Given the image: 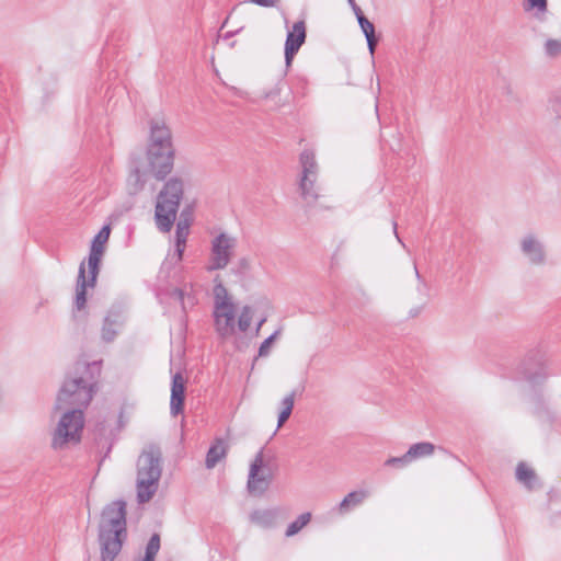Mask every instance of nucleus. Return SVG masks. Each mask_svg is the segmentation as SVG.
Returning <instances> with one entry per match:
<instances>
[{
	"label": "nucleus",
	"instance_id": "obj_1",
	"mask_svg": "<svg viewBox=\"0 0 561 561\" xmlns=\"http://www.w3.org/2000/svg\"><path fill=\"white\" fill-rule=\"evenodd\" d=\"M101 362H77L57 394L55 409L64 411L54 432L51 447L65 449L81 439L84 426L83 410L90 404L98 378L101 374Z\"/></svg>",
	"mask_w": 561,
	"mask_h": 561
},
{
	"label": "nucleus",
	"instance_id": "obj_2",
	"mask_svg": "<svg viewBox=\"0 0 561 561\" xmlns=\"http://www.w3.org/2000/svg\"><path fill=\"white\" fill-rule=\"evenodd\" d=\"M126 537V503L117 500L102 511L99 525L101 561H114L122 551Z\"/></svg>",
	"mask_w": 561,
	"mask_h": 561
},
{
	"label": "nucleus",
	"instance_id": "obj_3",
	"mask_svg": "<svg viewBox=\"0 0 561 561\" xmlns=\"http://www.w3.org/2000/svg\"><path fill=\"white\" fill-rule=\"evenodd\" d=\"M161 451L150 446L137 460V500L140 504L149 502L156 494L161 478Z\"/></svg>",
	"mask_w": 561,
	"mask_h": 561
},
{
	"label": "nucleus",
	"instance_id": "obj_4",
	"mask_svg": "<svg viewBox=\"0 0 561 561\" xmlns=\"http://www.w3.org/2000/svg\"><path fill=\"white\" fill-rule=\"evenodd\" d=\"M184 194V183L180 178H170L163 185L157 196L154 209L156 226L161 232H170L176 215L180 203Z\"/></svg>",
	"mask_w": 561,
	"mask_h": 561
},
{
	"label": "nucleus",
	"instance_id": "obj_5",
	"mask_svg": "<svg viewBox=\"0 0 561 561\" xmlns=\"http://www.w3.org/2000/svg\"><path fill=\"white\" fill-rule=\"evenodd\" d=\"M301 173L299 176V191L307 204H313L320 197V185L318 184L319 165L314 152L305 149L299 157Z\"/></svg>",
	"mask_w": 561,
	"mask_h": 561
},
{
	"label": "nucleus",
	"instance_id": "obj_6",
	"mask_svg": "<svg viewBox=\"0 0 561 561\" xmlns=\"http://www.w3.org/2000/svg\"><path fill=\"white\" fill-rule=\"evenodd\" d=\"M238 244L236 237L220 232L210 241V254L207 265L208 272L224 270L234 255Z\"/></svg>",
	"mask_w": 561,
	"mask_h": 561
},
{
	"label": "nucleus",
	"instance_id": "obj_7",
	"mask_svg": "<svg viewBox=\"0 0 561 561\" xmlns=\"http://www.w3.org/2000/svg\"><path fill=\"white\" fill-rule=\"evenodd\" d=\"M174 147H170L169 149L158 148L156 150H153V148H147L149 167L154 178L158 180H163L171 173L174 164Z\"/></svg>",
	"mask_w": 561,
	"mask_h": 561
},
{
	"label": "nucleus",
	"instance_id": "obj_8",
	"mask_svg": "<svg viewBox=\"0 0 561 561\" xmlns=\"http://www.w3.org/2000/svg\"><path fill=\"white\" fill-rule=\"evenodd\" d=\"M111 233L110 226H103L93 238L88 257V267L90 274V285L94 286L100 271V263L105 251V244Z\"/></svg>",
	"mask_w": 561,
	"mask_h": 561
},
{
	"label": "nucleus",
	"instance_id": "obj_9",
	"mask_svg": "<svg viewBox=\"0 0 561 561\" xmlns=\"http://www.w3.org/2000/svg\"><path fill=\"white\" fill-rule=\"evenodd\" d=\"M215 328L222 339L234 333V306L230 300L218 301L214 310Z\"/></svg>",
	"mask_w": 561,
	"mask_h": 561
},
{
	"label": "nucleus",
	"instance_id": "obj_10",
	"mask_svg": "<svg viewBox=\"0 0 561 561\" xmlns=\"http://www.w3.org/2000/svg\"><path fill=\"white\" fill-rule=\"evenodd\" d=\"M306 23L304 20L294 23L290 31L287 32L285 41V65L291 66L295 55L306 42Z\"/></svg>",
	"mask_w": 561,
	"mask_h": 561
},
{
	"label": "nucleus",
	"instance_id": "obj_11",
	"mask_svg": "<svg viewBox=\"0 0 561 561\" xmlns=\"http://www.w3.org/2000/svg\"><path fill=\"white\" fill-rule=\"evenodd\" d=\"M173 146V137L170 128L163 119H151L150 122V136L147 148L169 149Z\"/></svg>",
	"mask_w": 561,
	"mask_h": 561
},
{
	"label": "nucleus",
	"instance_id": "obj_12",
	"mask_svg": "<svg viewBox=\"0 0 561 561\" xmlns=\"http://www.w3.org/2000/svg\"><path fill=\"white\" fill-rule=\"evenodd\" d=\"M263 462V451L260 450L252 461L249 470L248 490L250 493L262 494L268 488L270 476L264 473L260 474Z\"/></svg>",
	"mask_w": 561,
	"mask_h": 561
},
{
	"label": "nucleus",
	"instance_id": "obj_13",
	"mask_svg": "<svg viewBox=\"0 0 561 561\" xmlns=\"http://www.w3.org/2000/svg\"><path fill=\"white\" fill-rule=\"evenodd\" d=\"M125 317L118 310H110L103 320L101 339L105 343L113 342L124 327Z\"/></svg>",
	"mask_w": 561,
	"mask_h": 561
},
{
	"label": "nucleus",
	"instance_id": "obj_14",
	"mask_svg": "<svg viewBox=\"0 0 561 561\" xmlns=\"http://www.w3.org/2000/svg\"><path fill=\"white\" fill-rule=\"evenodd\" d=\"M185 399V380L181 373H176L172 377L170 411L172 415L183 412Z\"/></svg>",
	"mask_w": 561,
	"mask_h": 561
},
{
	"label": "nucleus",
	"instance_id": "obj_15",
	"mask_svg": "<svg viewBox=\"0 0 561 561\" xmlns=\"http://www.w3.org/2000/svg\"><path fill=\"white\" fill-rule=\"evenodd\" d=\"M522 251L533 264H541L545 260L543 247L533 236H527L523 239Z\"/></svg>",
	"mask_w": 561,
	"mask_h": 561
},
{
	"label": "nucleus",
	"instance_id": "obj_16",
	"mask_svg": "<svg viewBox=\"0 0 561 561\" xmlns=\"http://www.w3.org/2000/svg\"><path fill=\"white\" fill-rule=\"evenodd\" d=\"M90 286V279L85 278V265L82 262L79 266L77 287H76V299L75 306L77 310H82L87 304V287Z\"/></svg>",
	"mask_w": 561,
	"mask_h": 561
},
{
	"label": "nucleus",
	"instance_id": "obj_17",
	"mask_svg": "<svg viewBox=\"0 0 561 561\" xmlns=\"http://www.w3.org/2000/svg\"><path fill=\"white\" fill-rule=\"evenodd\" d=\"M192 222H188L187 219H180L176 224L175 230V251L178 255V260L181 261L183 257V253L185 250L187 237L190 234V227Z\"/></svg>",
	"mask_w": 561,
	"mask_h": 561
},
{
	"label": "nucleus",
	"instance_id": "obj_18",
	"mask_svg": "<svg viewBox=\"0 0 561 561\" xmlns=\"http://www.w3.org/2000/svg\"><path fill=\"white\" fill-rule=\"evenodd\" d=\"M369 492L366 490H357L350 492L339 504V513L346 514L352 508L360 505L365 499H367Z\"/></svg>",
	"mask_w": 561,
	"mask_h": 561
},
{
	"label": "nucleus",
	"instance_id": "obj_19",
	"mask_svg": "<svg viewBox=\"0 0 561 561\" xmlns=\"http://www.w3.org/2000/svg\"><path fill=\"white\" fill-rule=\"evenodd\" d=\"M277 516L278 511L275 508L256 510L251 513L250 519L263 528H271L275 525Z\"/></svg>",
	"mask_w": 561,
	"mask_h": 561
},
{
	"label": "nucleus",
	"instance_id": "obj_20",
	"mask_svg": "<svg viewBox=\"0 0 561 561\" xmlns=\"http://www.w3.org/2000/svg\"><path fill=\"white\" fill-rule=\"evenodd\" d=\"M227 454V446L225 442L220 438L216 439V442L209 447L205 465L207 469H213L216 465L225 458Z\"/></svg>",
	"mask_w": 561,
	"mask_h": 561
},
{
	"label": "nucleus",
	"instance_id": "obj_21",
	"mask_svg": "<svg viewBox=\"0 0 561 561\" xmlns=\"http://www.w3.org/2000/svg\"><path fill=\"white\" fill-rule=\"evenodd\" d=\"M523 374L524 378L534 386L542 383L548 377V373L542 363L536 364L531 367H525Z\"/></svg>",
	"mask_w": 561,
	"mask_h": 561
},
{
	"label": "nucleus",
	"instance_id": "obj_22",
	"mask_svg": "<svg viewBox=\"0 0 561 561\" xmlns=\"http://www.w3.org/2000/svg\"><path fill=\"white\" fill-rule=\"evenodd\" d=\"M434 450V444L430 442H421L410 446V448L407 451V457L410 458L412 462L415 459L433 455Z\"/></svg>",
	"mask_w": 561,
	"mask_h": 561
},
{
	"label": "nucleus",
	"instance_id": "obj_23",
	"mask_svg": "<svg viewBox=\"0 0 561 561\" xmlns=\"http://www.w3.org/2000/svg\"><path fill=\"white\" fill-rule=\"evenodd\" d=\"M170 296L172 299L180 302L184 312L186 311L187 307H193L196 302L195 296L187 290L186 285L183 288H174Z\"/></svg>",
	"mask_w": 561,
	"mask_h": 561
},
{
	"label": "nucleus",
	"instance_id": "obj_24",
	"mask_svg": "<svg viewBox=\"0 0 561 561\" xmlns=\"http://www.w3.org/2000/svg\"><path fill=\"white\" fill-rule=\"evenodd\" d=\"M516 479L529 490L535 488L537 480L535 471L523 462L516 468Z\"/></svg>",
	"mask_w": 561,
	"mask_h": 561
},
{
	"label": "nucleus",
	"instance_id": "obj_25",
	"mask_svg": "<svg viewBox=\"0 0 561 561\" xmlns=\"http://www.w3.org/2000/svg\"><path fill=\"white\" fill-rule=\"evenodd\" d=\"M296 391H291L283 398L280 401V412L277 421V428L282 427L283 424L289 419L295 403Z\"/></svg>",
	"mask_w": 561,
	"mask_h": 561
},
{
	"label": "nucleus",
	"instance_id": "obj_26",
	"mask_svg": "<svg viewBox=\"0 0 561 561\" xmlns=\"http://www.w3.org/2000/svg\"><path fill=\"white\" fill-rule=\"evenodd\" d=\"M311 519L310 513H304L297 517L296 520L290 523L286 529V536L291 537L299 533Z\"/></svg>",
	"mask_w": 561,
	"mask_h": 561
},
{
	"label": "nucleus",
	"instance_id": "obj_27",
	"mask_svg": "<svg viewBox=\"0 0 561 561\" xmlns=\"http://www.w3.org/2000/svg\"><path fill=\"white\" fill-rule=\"evenodd\" d=\"M283 87L284 83L282 81L277 82L271 90L265 92L264 99L273 101L275 107L284 106L287 103V100L282 101L279 99Z\"/></svg>",
	"mask_w": 561,
	"mask_h": 561
},
{
	"label": "nucleus",
	"instance_id": "obj_28",
	"mask_svg": "<svg viewBox=\"0 0 561 561\" xmlns=\"http://www.w3.org/2000/svg\"><path fill=\"white\" fill-rule=\"evenodd\" d=\"M253 310L250 306H244L238 319V328L241 332H245L252 322Z\"/></svg>",
	"mask_w": 561,
	"mask_h": 561
},
{
	"label": "nucleus",
	"instance_id": "obj_29",
	"mask_svg": "<svg viewBox=\"0 0 561 561\" xmlns=\"http://www.w3.org/2000/svg\"><path fill=\"white\" fill-rule=\"evenodd\" d=\"M545 54L550 58H556L561 55V41L559 39H548L545 43Z\"/></svg>",
	"mask_w": 561,
	"mask_h": 561
},
{
	"label": "nucleus",
	"instance_id": "obj_30",
	"mask_svg": "<svg viewBox=\"0 0 561 561\" xmlns=\"http://www.w3.org/2000/svg\"><path fill=\"white\" fill-rule=\"evenodd\" d=\"M357 21L365 36L375 33L374 24L363 14L362 10H358Z\"/></svg>",
	"mask_w": 561,
	"mask_h": 561
},
{
	"label": "nucleus",
	"instance_id": "obj_31",
	"mask_svg": "<svg viewBox=\"0 0 561 561\" xmlns=\"http://www.w3.org/2000/svg\"><path fill=\"white\" fill-rule=\"evenodd\" d=\"M280 333V330H276L273 334H271L268 337H266L259 347V356L264 357L267 356L270 353V347L276 336Z\"/></svg>",
	"mask_w": 561,
	"mask_h": 561
},
{
	"label": "nucleus",
	"instance_id": "obj_32",
	"mask_svg": "<svg viewBox=\"0 0 561 561\" xmlns=\"http://www.w3.org/2000/svg\"><path fill=\"white\" fill-rule=\"evenodd\" d=\"M410 458L407 457V453L401 457H391L386 460L385 465L388 467L403 468L410 463Z\"/></svg>",
	"mask_w": 561,
	"mask_h": 561
},
{
	"label": "nucleus",
	"instance_id": "obj_33",
	"mask_svg": "<svg viewBox=\"0 0 561 561\" xmlns=\"http://www.w3.org/2000/svg\"><path fill=\"white\" fill-rule=\"evenodd\" d=\"M159 549H160V537L158 534H153L147 543L146 552L153 553L157 556V553L159 552Z\"/></svg>",
	"mask_w": 561,
	"mask_h": 561
},
{
	"label": "nucleus",
	"instance_id": "obj_34",
	"mask_svg": "<svg viewBox=\"0 0 561 561\" xmlns=\"http://www.w3.org/2000/svg\"><path fill=\"white\" fill-rule=\"evenodd\" d=\"M526 2L524 8L527 11L537 9L539 12H545L547 10V0H526Z\"/></svg>",
	"mask_w": 561,
	"mask_h": 561
},
{
	"label": "nucleus",
	"instance_id": "obj_35",
	"mask_svg": "<svg viewBox=\"0 0 561 561\" xmlns=\"http://www.w3.org/2000/svg\"><path fill=\"white\" fill-rule=\"evenodd\" d=\"M229 300L227 289L221 285L215 287V306L218 301Z\"/></svg>",
	"mask_w": 561,
	"mask_h": 561
},
{
	"label": "nucleus",
	"instance_id": "obj_36",
	"mask_svg": "<svg viewBox=\"0 0 561 561\" xmlns=\"http://www.w3.org/2000/svg\"><path fill=\"white\" fill-rule=\"evenodd\" d=\"M365 37H366V41H367V46H368L369 53L373 56L375 54V49H376V46H377V43H378V38L376 37L375 33L370 34V35H367Z\"/></svg>",
	"mask_w": 561,
	"mask_h": 561
},
{
	"label": "nucleus",
	"instance_id": "obj_37",
	"mask_svg": "<svg viewBox=\"0 0 561 561\" xmlns=\"http://www.w3.org/2000/svg\"><path fill=\"white\" fill-rule=\"evenodd\" d=\"M249 2L264 8H274L277 5L278 0H250Z\"/></svg>",
	"mask_w": 561,
	"mask_h": 561
},
{
	"label": "nucleus",
	"instance_id": "obj_38",
	"mask_svg": "<svg viewBox=\"0 0 561 561\" xmlns=\"http://www.w3.org/2000/svg\"><path fill=\"white\" fill-rule=\"evenodd\" d=\"M180 219H187L188 222H192V209L190 207H185L180 215Z\"/></svg>",
	"mask_w": 561,
	"mask_h": 561
},
{
	"label": "nucleus",
	"instance_id": "obj_39",
	"mask_svg": "<svg viewBox=\"0 0 561 561\" xmlns=\"http://www.w3.org/2000/svg\"><path fill=\"white\" fill-rule=\"evenodd\" d=\"M241 30H242V27H240V28H238V30H236V31H229V32H227V33L224 35V38H225V39H228V38H230V37L234 36L236 34H238Z\"/></svg>",
	"mask_w": 561,
	"mask_h": 561
},
{
	"label": "nucleus",
	"instance_id": "obj_40",
	"mask_svg": "<svg viewBox=\"0 0 561 561\" xmlns=\"http://www.w3.org/2000/svg\"><path fill=\"white\" fill-rule=\"evenodd\" d=\"M156 559V554L153 553H148L145 551V557L142 558L141 561H154Z\"/></svg>",
	"mask_w": 561,
	"mask_h": 561
},
{
	"label": "nucleus",
	"instance_id": "obj_41",
	"mask_svg": "<svg viewBox=\"0 0 561 561\" xmlns=\"http://www.w3.org/2000/svg\"><path fill=\"white\" fill-rule=\"evenodd\" d=\"M397 222L393 221V231H394V234H396V238L398 239V241L404 247L403 242L401 241V239L399 238V234H398V231H397Z\"/></svg>",
	"mask_w": 561,
	"mask_h": 561
},
{
	"label": "nucleus",
	"instance_id": "obj_42",
	"mask_svg": "<svg viewBox=\"0 0 561 561\" xmlns=\"http://www.w3.org/2000/svg\"><path fill=\"white\" fill-rule=\"evenodd\" d=\"M265 322V318L261 319L256 325V330H255V333L259 334L260 332V329L261 327L263 325V323Z\"/></svg>",
	"mask_w": 561,
	"mask_h": 561
},
{
	"label": "nucleus",
	"instance_id": "obj_43",
	"mask_svg": "<svg viewBox=\"0 0 561 561\" xmlns=\"http://www.w3.org/2000/svg\"><path fill=\"white\" fill-rule=\"evenodd\" d=\"M414 270H415V275H416L417 279H421V275L419 273L416 265H414Z\"/></svg>",
	"mask_w": 561,
	"mask_h": 561
},
{
	"label": "nucleus",
	"instance_id": "obj_44",
	"mask_svg": "<svg viewBox=\"0 0 561 561\" xmlns=\"http://www.w3.org/2000/svg\"><path fill=\"white\" fill-rule=\"evenodd\" d=\"M353 10H354L355 14L357 15L358 10H360V8L357 4H354Z\"/></svg>",
	"mask_w": 561,
	"mask_h": 561
},
{
	"label": "nucleus",
	"instance_id": "obj_45",
	"mask_svg": "<svg viewBox=\"0 0 561 561\" xmlns=\"http://www.w3.org/2000/svg\"><path fill=\"white\" fill-rule=\"evenodd\" d=\"M240 264H241L242 266H245V265H247V261L243 259V260H241V261H240Z\"/></svg>",
	"mask_w": 561,
	"mask_h": 561
},
{
	"label": "nucleus",
	"instance_id": "obj_46",
	"mask_svg": "<svg viewBox=\"0 0 561 561\" xmlns=\"http://www.w3.org/2000/svg\"><path fill=\"white\" fill-rule=\"evenodd\" d=\"M227 22H228V18H227V19L224 21V23L221 24V28H224V27L226 26Z\"/></svg>",
	"mask_w": 561,
	"mask_h": 561
},
{
	"label": "nucleus",
	"instance_id": "obj_47",
	"mask_svg": "<svg viewBox=\"0 0 561 561\" xmlns=\"http://www.w3.org/2000/svg\"><path fill=\"white\" fill-rule=\"evenodd\" d=\"M348 1H350V4L354 8V4H356L355 1L354 0H348Z\"/></svg>",
	"mask_w": 561,
	"mask_h": 561
},
{
	"label": "nucleus",
	"instance_id": "obj_48",
	"mask_svg": "<svg viewBox=\"0 0 561 561\" xmlns=\"http://www.w3.org/2000/svg\"><path fill=\"white\" fill-rule=\"evenodd\" d=\"M139 170H135V175L138 176Z\"/></svg>",
	"mask_w": 561,
	"mask_h": 561
}]
</instances>
